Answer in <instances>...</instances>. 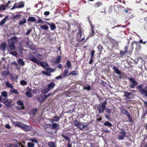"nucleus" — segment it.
<instances>
[{"label":"nucleus","mask_w":147,"mask_h":147,"mask_svg":"<svg viewBox=\"0 0 147 147\" xmlns=\"http://www.w3.org/2000/svg\"><path fill=\"white\" fill-rule=\"evenodd\" d=\"M107 104V102L105 101L96 106V107L97 108L96 110L98 111L99 113L101 114L104 112Z\"/></svg>","instance_id":"f257e3e1"},{"label":"nucleus","mask_w":147,"mask_h":147,"mask_svg":"<svg viewBox=\"0 0 147 147\" xmlns=\"http://www.w3.org/2000/svg\"><path fill=\"white\" fill-rule=\"evenodd\" d=\"M18 42V38L16 36L11 37L10 38V42L9 45V46L10 49L11 50L16 49V47L15 45Z\"/></svg>","instance_id":"f03ea898"},{"label":"nucleus","mask_w":147,"mask_h":147,"mask_svg":"<svg viewBox=\"0 0 147 147\" xmlns=\"http://www.w3.org/2000/svg\"><path fill=\"white\" fill-rule=\"evenodd\" d=\"M124 94L123 96L125 97V100H131V99L134 98V95L131 93V92L127 91H125L124 92Z\"/></svg>","instance_id":"7ed1b4c3"},{"label":"nucleus","mask_w":147,"mask_h":147,"mask_svg":"<svg viewBox=\"0 0 147 147\" xmlns=\"http://www.w3.org/2000/svg\"><path fill=\"white\" fill-rule=\"evenodd\" d=\"M39 61L38 62L39 63H37L38 65H40L47 71H51V68H49V65L46 62L43 61H41L39 60Z\"/></svg>","instance_id":"20e7f679"},{"label":"nucleus","mask_w":147,"mask_h":147,"mask_svg":"<svg viewBox=\"0 0 147 147\" xmlns=\"http://www.w3.org/2000/svg\"><path fill=\"white\" fill-rule=\"evenodd\" d=\"M132 83V84L130 85V87L131 88H134L135 86L138 85V83L133 78H127Z\"/></svg>","instance_id":"39448f33"},{"label":"nucleus","mask_w":147,"mask_h":147,"mask_svg":"<svg viewBox=\"0 0 147 147\" xmlns=\"http://www.w3.org/2000/svg\"><path fill=\"white\" fill-rule=\"evenodd\" d=\"M74 122V125L77 126L80 130H82L85 127H87V125H83L80 122L78 121L77 120H75Z\"/></svg>","instance_id":"423d86ee"},{"label":"nucleus","mask_w":147,"mask_h":147,"mask_svg":"<svg viewBox=\"0 0 147 147\" xmlns=\"http://www.w3.org/2000/svg\"><path fill=\"white\" fill-rule=\"evenodd\" d=\"M121 113L125 115L129 119H132V117L128 112L124 108L122 107L121 109Z\"/></svg>","instance_id":"0eeeda50"},{"label":"nucleus","mask_w":147,"mask_h":147,"mask_svg":"<svg viewBox=\"0 0 147 147\" xmlns=\"http://www.w3.org/2000/svg\"><path fill=\"white\" fill-rule=\"evenodd\" d=\"M28 58L31 61L36 63H39L38 62L39 61V60L33 55H29L28 56Z\"/></svg>","instance_id":"6e6552de"},{"label":"nucleus","mask_w":147,"mask_h":147,"mask_svg":"<svg viewBox=\"0 0 147 147\" xmlns=\"http://www.w3.org/2000/svg\"><path fill=\"white\" fill-rule=\"evenodd\" d=\"M46 24L50 26V29L52 31L55 30L56 28V26L55 24L53 22L49 23L47 22Z\"/></svg>","instance_id":"1a4fd4ad"},{"label":"nucleus","mask_w":147,"mask_h":147,"mask_svg":"<svg viewBox=\"0 0 147 147\" xmlns=\"http://www.w3.org/2000/svg\"><path fill=\"white\" fill-rule=\"evenodd\" d=\"M126 132L124 130L122 132H121L118 135L119 139L120 140H123L125 136Z\"/></svg>","instance_id":"9d476101"},{"label":"nucleus","mask_w":147,"mask_h":147,"mask_svg":"<svg viewBox=\"0 0 147 147\" xmlns=\"http://www.w3.org/2000/svg\"><path fill=\"white\" fill-rule=\"evenodd\" d=\"M3 100L4 101H2L5 105L7 107H10V104L12 102L11 100L9 99H3Z\"/></svg>","instance_id":"9b49d317"},{"label":"nucleus","mask_w":147,"mask_h":147,"mask_svg":"<svg viewBox=\"0 0 147 147\" xmlns=\"http://www.w3.org/2000/svg\"><path fill=\"white\" fill-rule=\"evenodd\" d=\"M22 129L25 131H31L32 129V128L30 126L26 125L24 124V126L22 127Z\"/></svg>","instance_id":"f8f14e48"},{"label":"nucleus","mask_w":147,"mask_h":147,"mask_svg":"<svg viewBox=\"0 0 147 147\" xmlns=\"http://www.w3.org/2000/svg\"><path fill=\"white\" fill-rule=\"evenodd\" d=\"M140 93L147 98V86H145L144 88H143L142 90H140Z\"/></svg>","instance_id":"ddd939ff"},{"label":"nucleus","mask_w":147,"mask_h":147,"mask_svg":"<svg viewBox=\"0 0 147 147\" xmlns=\"http://www.w3.org/2000/svg\"><path fill=\"white\" fill-rule=\"evenodd\" d=\"M9 16L7 15L0 22V26H1L3 25L7 20H9Z\"/></svg>","instance_id":"4468645a"},{"label":"nucleus","mask_w":147,"mask_h":147,"mask_svg":"<svg viewBox=\"0 0 147 147\" xmlns=\"http://www.w3.org/2000/svg\"><path fill=\"white\" fill-rule=\"evenodd\" d=\"M55 84L54 82H51L49 83L47 86V88L49 90L53 89L55 86Z\"/></svg>","instance_id":"2eb2a0df"},{"label":"nucleus","mask_w":147,"mask_h":147,"mask_svg":"<svg viewBox=\"0 0 147 147\" xmlns=\"http://www.w3.org/2000/svg\"><path fill=\"white\" fill-rule=\"evenodd\" d=\"M9 147H24V145L22 144V143H17L15 144H10L9 145Z\"/></svg>","instance_id":"dca6fc26"},{"label":"nucleus","mask_w":147,"mask_h":147,"mask_svg":"<svg viewBox=\"0 0 147 147\" xmlns=\"http://www.w3.org/2000/svg\"><path fill=\"white\" fill-rule=\"evenodd\" d=\"M37 99L40 102V103H42L45 99L44 98V95H43L41 94L39 96L37 97Z\"/></svg>","instance_id":"f3484780"},{"label":"nucleus","mask_w":147,"mask_h":147,"mask_svg":"<svg viewBox=\"0 0 147 147\" xmlns=\"http://www.w3.org/2000/svg\"><path fill=\"white\" fill-rule=\"evenodd\" d=\"M24 2L22 1L17 3L16 4V5H17V8H20L24 7Z\"/></svg>","instance_id":"a211bd4d"},{"label":"nucleus","mask_w":147,"mask_h":147,"mask_svg":"<svg viewBox=\"0 0 147 147\" xmlns=\"http://www.w3.org/2000/svg\"><path fill=\"white\" fill-rule=\"evenodd\" d=\"M45 130L46 132L49 133L51 134L54 133L52 128L51 126L47 127L45 129Z\"/></svg>","instance_id":"6ab92c4d"},{"label":"nucleus","mask_w":147,"mask_h":147,"mask_svg":"<svg viewBox=\"0 0 147 147\" xmlns=\"http://www.w3.org/2000/svg\"><path fill=\"white\" fill-rule=\"evenodd\" d=\"M59 125L58 124H57L55 123H54L52 125V127H51L52 128L53 130L54 129L55 130V131L54 132L55 133L58 128H59Z\"/></svg>","instance_id":"aec40b11"},{"label":"nucleus","mask_w":147,"mask_h":147,"mask_svg":"<svg viewBox=\"0 0 147 147\" xmlns=\"http://www.w3.org/2000/svg\"><path fill=\"white\" fill-rule=\"evenodd\" d=\"M14 124L18 127H20L22 129V127L24 126V124L21 123L19 122H14Z\"/></svg>","instance_id":"412c9836"},{"label":"nucleus","mask_w":147,"mask_h":147,"mask_svg":"<svg viewBox=\"0 0 147 147\" xmlns=\"http://www.w3.org/2000/svg\"><path fill=\"white\" fill-rule=\"evenodd\" d=\"M78 31L77 33V37L78 38H79L80 39L82 36L81 28L80 27H79L78 28Z\"/></svg>","instance_id":"4be33fe9"},{"label":"nucleus","mask_w":147,"mask_h":147,"mask_svg":"<svg viewBox=\"0 0 147 147\" xmlns=\"http://www.w3.org/2000/svg\"><path fill=\"white\" fill-rule=\"evenodd\" d=\"M113 68L114 70L116 73L118 75H120L121 74V71L118 69L117 67H116L115 65H113Z\"/></svg>","instance_id":"5701e85b"},{"label":"nucleus","mask_w":147,"mask_h":147,"mask_svg":"<svg viewBox=\"0 0 147 147\" xmlns=\"http://www.w3.org/2000/svg\"><path fill=\"white\" fill-rule=\"evenodd\" d=\"M78 75V72L77 71L73 70L71 71L69 74H68V76H69L70 75L76 76Z\"/></svg>","instance_id":"b1692460"},{"label":"nucleus","mask_w":147,"mask_h":147,"mask_svg":"<svg viewBox=\"0 0 147 147\" xmlns=\"http://www.w3.org/2000/svg\"><path fill=\"white\" fill-rule=\"evenodd\" d=\"M66 64V65L65 66V67H67L68 69L71 68V63L70 61L67 60Z\"/></svg>","instance_id":"393cba45"},{"label":"nucleus","mask_w":147,"mask_h":147,"mask_svg":"<svg viewBox=\"0 0 147 147\" xmlns=\"http://www.w3.org/2000/svg\"><path fill=\"white\" fill-rule=\"evenodd\" d=\"M36 20L35 18L33 17H29L28 19V22H35Z\"/></svg>","instance_id":"a878e982"},{"label":"nucleus","mask_w":147,"mask_h":147,"mask_svg":"<svg viewBox=\"0 0 147 147\" xmlns=\"http://www.w3.org/2000/svg\"><path fill=\"white\" fill-rule=\"evenodd\" d=\"M18 63L22 66H23L25 65V63L23 61V60L21 59H19L17 61Z\"/></svg>","instance_id":"bb28decb"},{"label":"nucleus","mask_w":147,"mask_h":147,"mask_svg":"<svg viewBox=\"0 0 147 147\" xmlns=\"http://www.w3.org/2000/svg\"><path fill=\"white\" fill-rule=\"evenodd\" d=\"M26 20L25 18H22V19L20 20L19 22V24L20 25H21L22 24L26 23Z\"/></svg>","instance_id":"cd10ccee"},{"label":"nucleus","mask_w":147,"mask_h":147,"mask_svg":"<svg viewBox=\"0 0 147 147\" xmlns=\"http://www.w3.org/2000/svg\"><path fill=\"white\" fill-rule=\"evenodd\" d=\"M26 96L28 98H31L32 96V94L31 92V90L28 91L26 93Z\"/></svg>","instance_id":"c85d7f7f"},{"label":"nucleus","mask_w":147,"mask_h":147,"mask_svg":"<svg viewBox=\"0 0 147 147\" xmlns=\"http://www.w3.org/2000/svg\"><path fill=\"white\" fill-rule=\"evenodd\" d=\"M6 44L5 42H3L1 43V45L0 47V49H1L4 50L6 49Z\"/></svg>","instance_id":"c756f323"},{"label":"nucleus","mask_w":147,"mask_h":147,"mask_svg":"<svg viewBox=\"0 0 147 147\" xmlns=\"http://www.w3.org/2000/svg\"><path fill=\"white\" fill-rule=\"evenodd\" d=\"M40 28L42 30H47L48 29L49 27L46 25H41Z\"/></svg>","instance_id":"7c9ffc66"},{"label":"nucleus","mask_w":147,"mask_h":147,"mask_svg":"<svg viewBox=\"0 0 147 147\" xmlns=\"http://www.w3.org/2000/svg\"><path fill=\"white\" fill-rule=\"evenodd\" d=\"M144 85L143 84H140L139 85L136 86V88L140 92V90L142 89V88L143 87Z\"/></svg>","instance_id":"2f4dec72"},{"label":"nucleus","mask_w":147,"mask_h":147,"mask_svg":"<svg viewBox=\"0 0 147 147\" xmlns=\"http://www.w3.org/2000/svg\"><path fill=\"white\" fill-rule=\"evenodd\" d=\"M68 72L69 70L67 69H66L64 70L63 73L61 74H62L63 77H65L67 76V74L68 73Z\"/></svg>","instance_id":"473e14b6"},{"label":"nucleus","mask_w":147,"mask_h":147,"mask_svg":"<svg viewBox=\"0 0 147 147\" xmlns=\"http://www.w3.org/2000/svg\"><path fill=\"white\" fill-rule=\"evenodd\" d=\"M102 5V3L100 2H98L95 3L94 6L95 8H97L100 6Z\"/></svg>","instance_id":"72a5a7b5"},{"label":"nucleus","mask_w":147,"mask_h":147,"mask_svg":"<svg viewBox=\"0 0 147 147\" xmlns=\"http://www.w3.org/2000/svg\"><path fill=\"white\" fill-rule=\"evenodd\" d=\"M61 56H59L58 55L57 56V58L55 60V62L56 63H59L61 61Z\"/></svg>","instance_id":"f704fd0d"},{"label":"nucleus","mask_w":147,"mask_h":147,"mask_svg":"<svg viewBox=\"0 0 147 147\" xmlns=\"http://www.w3.org/2000/svg\"><path fill=\"white\" fill-rule=\"evenodd\" d=\"M49 90L47 88H44L43 89L41 90V93L42 94H47L49 91Z\"/></svg>","instance_id":"c9c22d12"},{"label":"nucleus","mask_w":147,"mask_h":147,"mask_svg":"<svg viewBox=\"0 0 147 147\" xmlns=\"http://www.w3.org/2000/svg\"><path fill=\"white\" fill-rule=\"evenodd\" d=\"M97 48L100 53L102 52V49H103V47L100 44H99L98 45Z\"/></svg>","instance_id":"e433bc0d"},{"label":"nucleus","mask_w":147,"mask_h":147,"mask_svg":"<svg viewBox=\"0 0 147 147\" xmlns=\"http://www.w3.org/2000/svg\"><path fill=\"white\" fill-rule=\"evenodd\" d=\"M9 74V72L8 71H4L2 72V75L3 76H7Z\"/></svg>","instance_id":"4c0bfd02"},{"label":"nucleus","mask_w":147,"mask_h":147,"mask_svg":"<svg viewBox=\"0 0 147 147\" xmlns=\"http://www.w3.org/2000/svg\"><path fill=\"white\" fill-rule=\"evenodd\" d=\"M48 145L49 147H56L55 143L53 142H49Z\"/></svg>","instance_id":"58836bf2"},{"label":"nucleus","mask_w":147,"mask_h":147,"mask_svg":"<svg viewBox=\"0 0 147 147\" xmlns=\"http://www.w3.org/2000/svg\"><path fill=\"white\" fill-rule=\"evenodd\" d=\"M21 16V15L20 14H17L16 15H14L13 16V19H19L20 18Z\"/></svg>","instance_id":"ea45409f"},{"label":"nucleus","mask_w":147,"mask_h":147,"mask_svg":"<svg viewBox=\"0 0 147 147\" xmlns=\"http://www.w3.org/2000/svg\"><path fill=\"white\" fill-rule=\"evenodd\" d=\"M37 109L36 108H34L31 110V113L32 114L35 115L37 111Z\"/></svg>","instance_id":"a19ab883"},{"label":"nucleus","mask_w":147,"mask_h":147,"mask_svg":"<svg viewBox=\"0 0 147 147\" xmlns=\"http://www.w3.org/2000/svg\"><path fill=\"white\" fill-rule=\"evenodd\" d=\"M7 7L5 5H2L0 6V11L2 10L4 11L6 9Z\"/></svg>","instance_id":"79ce46f5"},{"label":"nucleus","mask_w":147,"mask_h":147,"mask_svg":"<svg viewBox=\"0 0 147 147\" xmlns=\"http://www.w3.org/2000/svg\"><path fill=\"white\" fill-rule=\"evenodd\" d=\"M104 125L105 126L111 127L112 126V124L109 122V121H107L105 122L104 124Z\"/></svg>","instance_id":"37998d69"},{"label":"nucleus","mask_w":147,"mask_h":147,"mask_svg":"<svg viewBox=\"0 0 147 147\" xmlns=\"http://www.w3.org/2000/svg\"><path fill=\"white\" fill-rule=\"evenodd\" d=\"M5 85L7 87H9L11 88H12L13 87V86L11 84H10L8 81H7L6 82Z\"/></svg>","instance_id":"c03bdc74"},{"label":"nucleus","mask_w":147,"mask_h":147,"mask_svg":"<svg viewBox=\"0 0 147 147\" xmlns=\"http://www.w3.org/2000/svg\"><path fill=\"white\" fill-rule=\"evenodd\" d=\"M1 95L2 96L6 97L7 96V94L6 91H3L1 93Z\"/></svg>","instance_id":"a18cd8bd"},{"label":"nucleus","mask_w":147,"mask_h":147,"mask_svg":"<svg viewBox=\"0 0 147 147\" xmlns=\"http://www.w3.org/2000/svg\"><path fill=\"white\" fill-rule=\"evenodd\" d=\"M85 114H79L77 118L78 119H80L83 118L85 116Z\"/></svg>","instance_id":"49530a36"},{"label":"nucleus","mask_w":147,"mask_h":147,"mask_svg":"<svg viewBox=\"0 0 147 147\" xmlns=\"http://www.w3.org/2000/svg\"><path fill=\"white\" fill-rule=\"evenodd\" d=\"M20 83L21 85L23 86L26 85L27 84V82L24 80H22L20 82Z\"/></svg>","instance_id":"de8ad7c7"},{"label":"nucleus","mask_w":147,"mask_h":147,"mask_svg":"<svg viewBox=\"0 0 147 147\" xmlns=\"http://www.w3.org/2000/svg\"><path fill=\"white\" fill-rule=\"evenodd\" d=\"M10 91L11 92L14 93L16 94H19V93L17 90L15 89H12V90H11Z\"/></svg>","instance_id":"09e8293b"},{"label":"nucleus","mask_w":147,"mask_h":147,"mask_svg":"<svg viewBox=\"0 0 147 147\" xmlns=\"http://www.w3.org/2000/svg\"><path fill=\"white\" fill-rule=\"evenodd\" d=\"M17 103L19 105L21 106H23L24 105V104L23 102L20 100H18L17 102Z\"/></svg>","instance_id":"8fccbe9b"},{"label":"nucleus","mask_w":147,"mask_h":147,"mask_svg":"<svg viewBox=\"0 0 147 147\" xmlns=\"http://www.w3.org/2000/svg\"><path fill=\"white\" fill-rule=\"evenodd\" d=\"M94 28L95 26H93L92 27V28H91L92 32V34L90 35V36H93L94 35V33L95 32Z\"/></svg>","instance_id":"3c124183"},{"label":"nucleus","mask_w":147,"mask_h":147,"mask_svg":"<svg viewBox=\"0 0 147 147\" xmlns=\"http://www.w3.org/2000/svg\"><path fill=\"white\" fill-rule=\"evenodd\" d=\"M25 108V107L24 106H22L21 107L17 106L16 107V109L17 110H22L24 109Z\"/></svg>","instance_id":"603ef678"},{"label":"nucleus","mask_w":147,"mask_h":147,"mask_svg":"<svg viewBox=\"0 0 147 147\" xmlns=\"http://www.w3.org/2000/svg\"><path fill=\"white\" fill-rule=\"evenodd\" d=\"M83 90H90L91 89V87L90 85H88L86 87H83Z\"/></svg>","instance_id":"864d4df0"},{"label":"nucleus","mask_w":147,"mask_h":147,"mask_svg":"<svg viewBox=\"0 0 147 147\" xmlns=\"http://www.w3.org/2000/svg\"><path fill=\"white\" fill-rule=\"evenodd\" d=\"M136 45L137 46L136 47V51H138L140 49L141 47L140 45V44L139 45H138L137 44V45Z\"/></svg>","instance_id":"5fc2aeb1"},{"label":"nucleus","mask_w":147,"mask_h":147,"mask_svg":"<svg viewBox=\"0 0 147 147\" xmlns=\"http://www.w3.org/2000/svg\"><path fill=\"white\" fill-rule=\"evenodd\" d=\"M10 54L12 55H14V56H16L17 55V52H16V51H11L10 52Z\"/></svg>","instance_id":"6e6d98bb"},{"label":"nucleus","mask_w":147,"mask_h":147,"mask_svg":"<svg viewBox=\"0 0 147 147\" xmlns=\"http://www.w3.org/2000/svg\"><path fill=\"white\" fill-rule=\"evenodd\" d=\"M27 145L28 147H34V144L30 142L28 143Z\"/></svg>","instance_id":"4d7b16f0"},{"label":"nucleus","mask_w":147,"mask_h":147,"mask_svg":"<svg viewBox=\"0 0 147 147\" xmlns=\"http://www.w3.org/2000/svg\"><path fill=\"white\" fill-rule=\"evenodd\" d=\"M63 137L66 140L68 141L69 142L70 141V139L67 136H65L64 135L63 136Z\"/></svg>","instance_id":"13d9d810"},{"label":"nucleus","mask_w":147,"mask_h":147,"mask_svg":"<svg viewBox=\"0 0 147 147\" xmlns=\"http://www.w3.org/2000/svg\"><path fill=\"white\" fill-rule=\"evenodd\" d=\"M66 24L67 25L68 28H67V30L68 31L70 30L71 28V25L69 23L66 22Z\"/></svg>","instance_id":"bf43d9fd"},{"label":"nucleus","mask_w":147,"mask_h":147,"mask_svg":"<svg viewBox=\"0 0 147 147\" xmlns=\"http://www.w3.org/2000/svg\"><path fill=\"white\" fill-rule=\"evenodd\" d=\"M105 110V111L106 112L108 113H109L110 114L111 113V110L109 108H106Z\"/></svg>","instance_id":"052dcab7"},{"label":"nucleus","mask_w":147,"mask_h":147,"mask_svg":"<svg viewBox=\"0 0 147 147\" xmlns=\"http://www.w3.org/2000/svg\"><path fill=\"white\" fill-rule=\"evenodd\" d=\"M134 43H135L136 45H137V43L135 42H133L131 43V46L132 47V50H131V52L132 51L133 49L134 48V47H133L134 45Z\"/></svg>","instance_id":"680f3d73"},{"label":"nucleus","mask_w":147,"mask_h":147,"mask_svg":"<svg viewBox=\"0 0 147 147\" xmlns=\"http://www.w3.org/2000/svg\"><path fill=\"white\" fill-rule=\"evenodd\" d=\"M63 77V76L62 75V74H61L59 76L56 77L55 78V79L56 80H58L61 78H62Z\"/></svg>","instance_id":"e2e57ef3"},{"label":"nucleus","mask_w":147,"mask_h":147,"mask_svg":"<svg viewBox=\"0 0 147 147\" xmlns=\"http://www.w3.org/2000/svg\"><path fill=\"white\" fill-rule=\"evenodd\" d=\"M127 52H125V51H120V55H121V56H123L124 55H125L126 53H127Z\"/></svg>","instance_id":"0e129e2a"},{"label":"nucleus","mask_w":147,"mask_h":147,"mask_svg":"<svg viewBox=\"0 0 147 147\" xmlns=\"http://www.w3.org/2000/svg\"><path fill=\"white\" fill-rule=\"evenodd\" d=\"M95 53V51L94 50L92 51L91 53V58H93V56H94V54Z\"/></svg>","instance_id":"69168bd1"},{"label":"nucleus","mask_w":147,"mask_h":147,"mask_svg":"<svg viewBox=\"0 0 147 147\" xmlns=\"http://www.w3.org/2000/svg\"><path fill=\"white\" fill-rule=\"evenodd\" d=\"M30 140L33 143H37V141L36 139H30Z\"/></svg>","instance_id":"338daca9"},{"label":"nucleus","mask_w":147,"mask_h":147,"mask_svg":"<svg viewBox=\"0 0 147 147\" xmlns=\"http://www.w3.org/2000/svg\"><path fill=\"white\" fill-rule=\"evenodd\" d=\"M128 47H129L128 45H126L125 47V48H124V49H125V51L127 53L128 51Z\"/></svg>","instance_id":"774afa93"}]
</instances>
